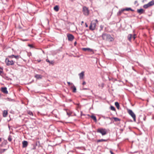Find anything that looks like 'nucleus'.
Wrapping results in <instances>:
<instances>
[{"mask_svg": "<svg viewBox=\"0 0 154 154\" xmlns=\"http://www.w3.org/2000/svg\"><path fill=\"white\" fill-rule=\"evenodd\" d=\"M102 38L103 40L110 42H112L114 41V39L110 35L106 33H103L102 35Z\"/></svg>", "mask_w": 154, "mask_h": 154, "instance_id": "obj_1", "label": "nucleus"}, {"mask_svg": "<svg viewBox=\"0 0 154 154\" xmlns=\"http://www.w3.org/2000/svg\"><path fill=\"white\" fill-rule=\"evenodd\" d=\"M98 23V21L97 19L92 20L89 26V29L91 30H94L96 28V24Z\"/></svg>", "mask_w": 154, "mask_h": 154, "instance_id": "obj_2", "label": "nucleus"}, {"mask_svg": "<svg viewBox=\"0 0 154 154\" xmlns=\"http://www.w3.org/2000/svg\"><path fill=\"white\" fill-rule=\"evenodd\" d=\"M97 132L100 133L103 136L106 134L107 133L106 130L105 128H98L97 130Z\"/></svg>", "mask_w": 154, "mask_h": 154, "instance_id": "obj_3", "label": "nucleus"}, {"mask_svg": "<svg viewBox=\"0 0 154 154\" xmlns=\"http://www.w3.org/2000/svg\"><path fill=\"white\" fill-rule=\"evenodd\" d=\"M128 112L133 118L134 121L136 122V115L132 111L131 109H128Z\"/></svg>", "mask_w": 154, "mask_h": 154, "instance_id": "obj_4", "label": "nucleus"}, {"mask_svg": "<svg viewBox=\"0 0 154 154\" xmlns=\"http://www.w3.org/2000/svg\"><path fill=\"white\" fill-rule=\"evenodd\" d=\"M5 62L7 66L13 65L14 64V62L12 60H10L8 58L5 59Z\"/></svg>", "mask_w": 154, "mask_h": 154, "instance_id": "obj_5", "label": "nucleus"}, {"mask_svg": "<svg viewBox=\"0 0 154 154\" xmlns=\"http://www.w3.org/2000/svg\"><path fill=\"white\" fill-rule=\"evenodd\" d=\"M83 12L85 15L88 16L89 13V10L86 7H84L83 8Z\"/></svg>", "mask_w": 154, "mask_h": 154, "instance_id": "obj_6", "label": "nucleus"}, {"mask_svg": "<svg viewBox=\"0 0 154 154\" xmlns=\"http://www.w3.org/2000/svg\"><path fill=\"white\" fill-rule=\"evenodd\" d=\"M82 50L84 51H88L90 52L91 54H94L93 50L89 48H82Z\"/></svg>", "mask_w": 154, "mask_h": 154, "instance_id": "obj_7", "label": "nucleus"}, {"mask_svg": "<svg viewBox=\"0 0 154 154\" xmlns=\"http://www.w3.org/2000/svg\"><path fill=\"white\" fill-rule=\"evenodd\" d=\"M67 37L68 40L69 41H72L74 38V36L72 34H67Z\"/></svg>", "mask_w": 154, "mask_h": 154, "instance_id": "obj_8", "label": "nucleus"}, {"mask_svg": "<svg viewBox=\"0 0 154 154\" xmlns=\"http://www.w3.org/2000/svg\"><path fill=\"white\" fill-rule=\"evenodd\" d=\"M1 91L2 92L5 94H7L8 93V91L6 87L2 88H1Z\"/></svg>", "mask_w": 154, "mask_h": 154, "instance_id": "obj_9", "label": "nucleus"}, {"mask_svg": "<svg viewBox=\"0 0 154 154\" xmlns=\"http://www.w3.org/2000/svg\"><path fill=\"white\" fill-rule=\"evenodd\" d=\"M84 72L82 71L79 74V78L80 79H83L84 76Z\"/></svg>", "mask_w": 154, "mask_h": 154, "instance_id": "obj_10", "label": "nucleus"}, {"mask_svg": "<svg viewBox=\"0 0 154 154\" xmlns=\"http://www.w3.org/2000/svg\"><path fill=\"white\" fill-rule=\"evenodd\" d=\"M28 142L26 141H24L23 142V147H25L27 146Z\"/></svg>", "mask_w": 154, "mask_h": 154, "instance_id": "obj_11", "label": "nucleus"}, {"mask_svg": "<svg viewBox=\"0 0 154 154\" xmlns=\"http://www.w3.org/2000/svg\"><path fill=\"white\" fill-rule=\"evenodd\" d=\"M35 77L37 79H40L42 78V76L40 75L36 74L35 75Z\"/></svg>", "mask_w": 154, "mask_h": 154, "instance_id": "obj_12", "label": "nucleus"}, {"mask_svg": "<svg viewBox=\"0 0 154 154\" xmlns=\"http://www.w3.org/2000/svg\"><path fill=\"white\" fill-rule=\"evenodd\" d=\"M8 114V112L7 110H5L3 112V116L4 117H6L7 116Z\"/></svg>", "mask_w": 154, "mask_h": 154, "instance_id": "obj_13", "label": "nucleus"}, {"mask_svg": "<svg viewBox=\"0 0 154 154\" xmlns=\"http://www.w3.org/2000/svg\"><path fill=\"white\" fill-rule=\"evenodd\" d=\"M46 62H48L49 63V64H52V65H54V61H50L48 59H47L46 60Z\"/></svg>", "mask_w": 154, "mask_h": 154, "instance_id": "obj_14", "label": "nucleus"}, {"mask_svg": "<svg viewBox=\"0 0 154 154\" xmlns=\"http://www.w3.org/2000/svg\"><path fill=\"white\" fill-rule=\"evenodd\" d=\"M144 10L143 9H138L137 10V12L140 14H141L143 13Z\"/></svg>", "mask_w": 154, "mask_h": 154, "instance_id": "obj_15", "label": "nucleus"}, {"mask_svg": "<svg viewBox=\"0 0 154 154\" xmlns=\"http://www.w3.org/2000/svg\"><path fill=\"white\" fill-rule=\"evenodd\" d=\"M154 5V1H152L148 3V5L151 6Z\"/></svg>", "mask_w": 154, "mask_h": 154, "instance_id": "obj_16", "label": "nucleus"}, {"mask_svg": "<svg viewBox=\"0 0 154 154\" xmlns=\"http://www.w3.org/2000/svg\"><path fill=\"white\" fill-rule=\"evenodd\" d=\"M124 11H134V10H132L131 9V8H127L125 9H123Z\"/></svg>", "mask_w": 154, "mask_h": 154, "instance_id": "obj_17", "label": "nucleus"}, {"mask_svg": "<svg viewBox=\"0 0 154 154\" xmlns=\"http://www.w3.org/2000/svg\"><path fill=\"white\" fill-rule=\"evenodd\" d=\"M54 10L56 11H58L59 10V7L58 5H56L54 8Z\"/></svg>", "mask_w": 154, "mask_h": 154, "instance_id": "obj_18", "label": "nucleus"}, {"mask_svg": "<svg viewBox=\"0 0 154 154\" xmlns=\"http://www.w3.org/2000/svg\"><path fill=\"white\" fill-rule=\"evenodd\" d=\"M27 113L30 116H33L32 112L30 111H27Z\"/></svg>", "mask_w": 154, "mask_h": 154, "instance_id": "obj_19", "label": "nucleus"}, {"mask_svg": "<svg viewBox=\"0 0 154 154\" xmlns=\"http://www.w3.org/2000/svg\"><path fill=\"white\" fill-rule=\"evenodd\" d=\"M112 119L114 120L115 122L120 121L121 120L120 119L117 117H113Z\"/></svg>", "mask_w": 154, "mask_h": 154, "instance_id": "obj_20", "label": "nucleus"}, {"mask_svg": "<svg viewBox=\"0 0 154 154\" xmlns=\"http://www.w3.org/2000/svg\"><path fill=\"white\" fill-rule=\"evenodd\" d=\"M106 141H107V140H106L101 139L98 140H97V142L98 143V142H103V141L106 142Z\"/></svg>", "mask_w": 154, "mask_h": 154, "instance_id": "obj_21", "label": "nucleus"}, {"mask_svg": "<svg viewBox=\"0 0 154 154\" xmlns=\"http://www.w3.org/2000/svg\"><path fill=\"white\" fill-rule=\"evenodd\" d=\"M115 104L117 108L119 109V103L118 102H116L115 103Z\"/></svg>", "mask_w": 154, "mask_h": 154, "instance_id": "obj_22", "label": "nucleus"}, {"mask_svg": "<svg viewBox=\"0 0 154 154\" xmlns=\"http://www.w3.org/2000/svg\"><path fill=\"white\" fill-rule=\"evenodd\" d=\"M132 38V35L131 34L128 35V40L129 41H131V39Z\"/></svg>", "mask_w": 154, "mask_h": 154, "instance_id": "obj_23", "label": "nucleus"}, {"mask_svg": "<svg viewBox=\"0 0 154 154\" xmlns=\"http://www.w3.org/2000/svg\"><path fill=\"white\" fill-rule=\"evenodd\" d=\"M91 118L94 120L95 122H97V120L96 117L94 116H91Z\"/></svg>", "mask_w": 154, "mask_h": 154, "instance_id": "obj_24", "label": "nucleus"}, {"mask_svg": "<svg viewBox=\"0 0 154 154\" xmlns=\"http://www.w3.org/2000/svg\"><path fill=\"white\" fill-rule=\"evenodd\" d=\"M67 114L69 116H70L72 113V112L69 110H67L66 111Z\"/></svg>", "mask_w": 154, "mask_h": 154, "instance_id": "obj_25", "label": "nucleus"}, {"mask_svg": "<svg viewBox=\"0 0 154 154\" xmlns=\"http://www.w3.org/2000/svg\"><path fill=\"white\" fill-rule=\"evenodd\" d=\"M72 88L73 89L72 91L73 92H76V87L74 85L72 87Z\"/></svg>", "mask_w": 154, "mask_h": 154, "instance_id": "obj_26", "label": "nucleus"}, {"mask_svg": "<svg viewBox=\"0 0 154 154\" xmlns=\"http://www.w3.org/2000/svg\"><path fill=\"white\" fill-rule=\"evenodd\" d=\"M6 149H0V153H2L4 152H5Z\"/></svg>", "mask_w": 154, "mask_h": 154, "instance_id": "obj_27", "label": "nucleus"}, {"mask_svg": "<svg viewBox=\"0 0 154 154\" xmlns=\"http://www.w3.org/2000/svg\"><path fill=\"white\" fill-rule=\"evenodd\" d=\"M123 11H124V10H123V9L121 11L118 12V15L119 16L123 12Z\"/></svg>", "mask_w": 154, "mask_h": 154, "instance_id": "obj_28", "label": "nucleus"}, {"mask_svg": "<svg viewBox=\"0 0 154 154\" xmlns=\"http://www.w3.org/2000/svg\"><path fill=\"white\" fill-rule=\"evenodd\" d=\"M110 109L111 110L113 111H115L116 110V109L115 107L112 106H110Z\"/></svg>", "mask_w": 154, "mask_h": 154, "instance_id": "obj_29", "label": "nucleus"}, {"mask_svg": "<svg viewBox=\"0 0 154 154\" xmlns=\"http://www.w3.org/2000/svg\"><path fill=\"white\" fill-rule=\"evenodd\" d=\"M150 7L148 5V4L146 5H145L143 6V8H147L148 7Z\"/></svg>", "mask_w": 154, "mask_h": 154, "instance_id": "obj_30", "label": "nucleus"}, {"mask_svg": "<svg viewBox=\"0 0 154 154\" xmlns=\"http://www.w3.org/2000/svg\"><path fill=\"white\" fill-rule=\"evenodd\" d=\"M14 57V55H12L10 56H8V57L10 58H13Z\"/></svg>", "mask_w": 154, "mask_h": 154, "instance_id": "obj_31", "label": "nucleus"}, {"mask_svg": "<svg viewBox=\"0 0 154 154\" xmlns=\"http://www.w3.org/2000/svg\"><path fill=\"white\" fill-rule=\"evenodd\" d=\"M14 57L16 59H18L20 58V56L19 55H17V56L14 55Z\"/></svg>", "mask_w": 154, "mask_h": 154, "instance_id": "obj_32", "label": "nucleus"}, {"mask_svg": "<svg viewBox=\"0 0 154 154\" xmlns=\"http://www.w3.org/2000/svg\"><path fill=\"white\" fill-rule=\"evenodd\" d=\"M8 140L10 141L11 142L12 140V139L11 138V137H8Z\"/></svg>", "mask_w": 154, "mask_h": 154, "instance_id": "obj_33", "label": "nucleus"}, {"mask_svg": "<svg viewBox=\"0 0 154 154\" xmlns=\"http://www.w3.org/2000/svg\"><path fill=\"white\" fill-rule=\"evenodd\" d=\"M3 72V69L0 67V75Z\"/></svg>", "mask_w": 154, "mask_h": 154, "instance_id": "obj_34", "label": "nucleus"}, {"mask_svg": "<svg viewBox=\"0 0 154 154\" xmlns=\"http://www.w3.org/2000/svg\"><path fill=\"white\" fill-rule=\"evenodd\" d=\"M132 37L134 39V40L135 38V35H134L133 36H132Z\"/></svg>", "mask_w": 154, "mask_h": 154, "instance_id": "obj_35", "label": "nucleus"}, {"mask_svg": "<svg viewBox=\"0 0 154 154\" xmlns=\"http://www.w3.org/2000/svg\"><path fill=\"white\" fill-rule=\"evenodd\" d=\"M86 84V83L85 81H84L82 83V85H85Z\"/></svg>", "mask_w": 154, "mask_h": 154, "instance_id": "obj_36", "label": "nucleus"}, {"mask_svg": "<svg viewBox=\"0 0 154 154\" xmlns=\"http://www.w3.org/2000/svg\"><path fill=\"white\" fill-rule=\"evenodd\" d=\"M100 27L101 28V29H102L103 28V26L102 25H100Z\"/></svg>", "mask_w": 154, "mask_h": 154, "instance_id": "obj_37", "label": "nucleus"}, {"mask_svg": "<svg viewBox=\"0 0 154 154\" xmlns=\"http://www.w3.org/2000/svg\"><path fill=\"white\" fill-rule=\"evenodd\" d=\"M67 83L69 85H70L72 84V83H70L69 82H67Z\"/></svg>", "mask_w": 154, "mask_h": 154, "instance_id": "obj_38", "label": "nucleus"}, {"mask_svg": "<svg viewBox=\"0 0 154 154\" xmlns=\"http://www.w3.org/2000/svg\"><path fill=\"white\" fill-rule=\"evenodd\" d=\"M110 152L111 154H114L113 152L111 150L110 151Z\"/></svg>", "mask_w": 154, "mask_h": 154, "instance_id": "obj_39", "label": "nucleus"}, {"mask_svg": "<svg viewBox=\"0 0 154 154\" xmlns=\"http://www.w3.org/2000/svg\"><path fill=\"white\" fill-rule=\"evenodd\" d=\"M85 25L86 27H88V25L86 23H85Z\"/></svg>", "mask_w": 154, "mask_h": 154, "instance_id": "obj_40", "label": "nucleus"}, {"mask_svg": "<svg viewBox=\"0 0 154 154\" xmlns=\"http://www.w3.org/2000/svg\"><path fill=\"white\" fill-rule=\"evenodd\" d=\"M83 23H84V21H82V22H81V24L82 25V24H83Z\"/></svg>", "mask_w": 154, "mask_h": 154, "instance_id": "obj_41", "label": "nucleus"}, {"mask_svg": "<svg viewBox=\"0 0 154 154\" xmlns=\"http://www.w3.org/2000/svg\"><path fill=\"white\" fill-rule=\"evenodd\" d=\"M76 42H75L74 43V45H76Z\"/></svg>", "mask_w": 154, "mask_h": 154, "instance_id": "obj_42", "label": "nucleus"}, {"mask_svg": "<svg viewBox=\"0 0 154 154\" xmlns=\"http://www.w3.org/2000/svg\"><path fill=\"white\" fill-rule=\"evenodd\" d=\"M2 141V138H0V142H1Z\"/></svg>", "mask_w": 154, "mask_h": 154, "instance_id": "obj_43", "label": "nucleus"}, {"mask_svg": "<svg viewBox=\"0 0 154 154\" xmlns=\"http://www.w3.org/2000/svg\"><path fill=\"white\" fill-rule=\"evenodd\" d=\"M107 118H109V119H111V118H110V117H107Z\"/></svg>", "mask_w": 154, "mask_h": 154, "instance_id": "obj_44", "label": "nucleus"}, {"mask_svg": "<svg viewBox=\"0 0 154 154\" xmlns=\"http://www.w3.org/2000/svg\"><path fill=\"white\" fill-rule=\"evenodd\" d=\"M29 45V46H31V45H30V44H29V45Z\"/></svg>", "mask_w": 154, "mask_h": 154, "instance_id": "obj_45", "label": "nucleus"}]
</instances>
